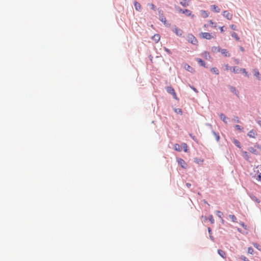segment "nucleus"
Returning a JSON list of instances; mask_svg holds the SVG:
<instances>
[{
	"label": "nucleus",
	"mask_w": 261,
	"mask_h": 261,
	"mask_svg": "<svg viewBox=\"0 0 261 261\" xmlns=\"http://www.w3.org/2000/svg\"><path fill=\"white\" fill-rule=\"evenodd\" d=\"M209 23L212 25V27L213 28L217 27V23L216 22H213L212 20H210Z\"/></svg>",
	"instance_id": "obj_33"
},
{
	"label": "nucleus",
	"mask_w": 261,
	"mask_h": 261,
	"mask_svg": "<svg viewBox=\"0 0 261 261\" xmlns=\"http://www.w3.org/2000/svg\"><path fill=\"white\" fill-rule=\"evenodd\" d=\"M149 6H150V8H151L152 10H155V9H156V7H155V6L154 4H149Z\"/></svg>",
	"instance_id": "obj_37"
},
{
	"label": "nucleus",
	"mask_w": 261,
	"mask_h": 261,
	"mask_svg": "<svg viewBox=\"0 0 261 261\" xmlns=\"http://www.w3.org/2000/svg\"><path fill=\"white\" fill-rule=\"evenodd\" d=\"M186 185L188 187H190L191 186V184H189V183H187Z\"/></svg>",
	"instance_id": "obj_53"
},
{
	"label": "nucleus",
	"mask_w": 261,
	"mask_h": 261,
	"mask_svg": "<svg viewBox=\"0 0 261 261\" xmlns=\"http://www.w3.org/2000/svg\"><path fill=\"white\" fill-rule=\"evenodd\" d=\"M220 52H221V53L223 55H224L225 57H229L230 56V54L225 49H221V50Z\"/></svg>",
	"instance_id": "obj_14"
},
{
	"label": "nucleus",
	"mask_w": 261,
	"mask_h": 261,
	"mask_svg": "<svg viewBox=\"0 0 261 261\" xmlns=\"http://www.w3.org/2000/svg\"><path fill=\"white\" fill-rule=\"evenodd\" d=\"M225 67L226 70H229L232 69V67H230L228 66V65L226 64L225 65Z\"/></svg>",
	"instance_id": "obj_41"
},
{
	"label": "nucleus",
	"mask_w": 261,
	"mask_h": 261,
	"mask_svg": "<svg viewBox=\"0 0 261 261\" xmlns=\"http://www.w3.org/2000/svg\"><path fill=\"white\" fill-rule=\"evenodd\" d=\"M232 72L234 73H238L240 72V69L236 67H232Z\"/></svg>",
	"instance_id": "obj_27"
},
{
	"label": "nucleus",
	"mask_w": 261,
	"mask_h": 261,
	"mask_svg": "<svg viewBox=\"0 0 261 261\" xmlns=\"http://www.w3.org/2000/svg\"><path fill=\"white\" fill-rule=\"evenodd\" d=\"M229 217L231 219V221L233 222H237V219L236 217L234 215H229Z\"/></svg>",
	"instance_id": "obj_22"
},
{
	"label": "nucleus",
	"mask_w": 261,
	"mask_h": 261,
	"mask_svg": "<svg viewBox=\"0 0 261 261\" xmlns=\"http://www.w3.org/2000/svg\"><path fill=\"white\" fill-rule=\"evenodd\" d=\"M248 150L253 153V154H258V152L257 151L256 149H254V148L253 147H250L248 149Z\"/></svg>",
	"instance_id": "obj_21"
},
{
	"label": "nucleus",
	"mask_w": 261,
	"mask_h": 261,
	"mask_svg": "<svg viewBox=\"0 0 261 261\" xmlns=\"http://www.w3.org/2000/svg\"><path fill=\"white\" fill-rule=\"evenodd\" d=\"M234 120L236 122H238V123H239V122H240V120H239V119L238 117H236V118L234 119Z\"/></svg>",
	"instance_id": "obj_47"
},
{
	"label": "nucleus",
	"mask_w": 261,
	"mask_h": 261,
	"mask_svg": "<svg viewBox=\"0 0 261 261\" xmlns=\"http://www.w3.org/2000/svg\"><path fill=\"white\" fill-rule=\"evenodd\" d=\"M256 168L257 169L256 172L259 173L256 179L261 181V165L257 166Z\"/></svg>",
	"instance_id": "obj_8"
},
{
	"label": "nucleus",
	"mask_w": 261,
	"mask_h": 261,
	"mask_svg": "<svg viewBox=\"0 0 261 261\" xmlns=\"http://www.w3.org/2000/svg\"><path fill=\"white\" fill-rule=\"evenodd\" d=\"M211 71L217 75L219 73L218 69L216 67L212 68L211 69Z\"/></svg>",
	"instance_id": "obj_26"
},
{
	"label": "nucleus",
	"mask_w": 261,
	"mask_h": 261,
	"mask_svg": "<svg viewBox=\"0 0 261 261\" xmlns=\"http://www.w3.org/2000/svg\"><path fill=\"white\" fill-rule=\"evenodd\" d=\"M208 219H209L210 221L211 222L212 224H213L214 223L215 221H214L213 216L212 215H210L209 216Z\"/></svg>",
	"instance_id": "obj_35"
},
{
	"label": "nucleus",
	"mask_w": 261,
	"mask_h": 261,
	"mask_svg": "<svg viewBox=\"0 0 261 261\" xmlns=\"http://www.w3.org/2000/svg\"><path fill=\"white\" fill-rule=\"evenodd\" d=\"M247 135L250 138H255L257 135V133L255 130L252 129L248 132Z\"/></svg>",
	"instance_id": "obj_6"
},
{
	"label": "nucleus",
	"mask_w": 261,
	"mask_h": 261,
	"mask_svg": "<svg viewBox=\"0 0 261 261\" xmlns=\"http://www.w3.org/2000/svg\"><path fill=\"white\" fill-rule=\"evenodd\" d=\"M221 48L219 46H214L212 48V51L213 52H220Z\"/></svg>",
	"instance_id": "obj_20"
},
{
	"label": "nucleus",
	"mask_w": 261,
	"mask_h": 261,
	"mask_svg": "<svg viewBox=\"0 0 261 261\" xmlns=\"http://www.w3.org/2000/svg\"><path fill=\"white\" fill-rule=\"evenodd\" d=\"M166 90H167V91L169 93H170L173 95V97L175 99H177L176 94L175 91L173 88H172L171 87H167Z\"/></svg>",
	"instance_id": "obj_3"
},
{
	"label": "nucleus",
	"mask_w": 261,
	"mask_h": 261,
	"mask_svg": "<svg viewBox=\"0 0 261 261\" xmlns=\"http://www.w3.org/2000/svg\"><path fill=\"white\" fill-rule=\"evenodd\" d=\"M200 36L201 38L205 39H211L212 38H214V37L212 35L211 33L204 32V33H201L200 34Z\"/></svg>",
	"instance_id": "obj_2"
},
{
	"label": "nucleus",
	"mask_w": 261,
	"mask_h": 261,
	"mask_svg": "<svg viewBox=\"0 0 261 261\" xmlns=\"http://www.w3.org/2000/svg\"><path fill=\"white\" fill-rule=\"evenodd\" d=\"M257 123L261 127V121L260 120L258 121Z\"/></svg>",
	"instance_id": "obj_51"
},
{
	"label": "nucleus",
	"mask_w": 261,
	"mask_h": 261,
	"mask_svg": "<svg viewBox=\"0 0 261 261\" xmlns=\"http://www.w3.org/2000/svg\"><path fill=\"white\" fill-rule=\"evenodd\" d=\"M240 72H242L243 73H244L245 74V75L249 76L248 73L246 71L245 69H244V68L240 69Z\"/></svg>",
	"instance_id": "obj_30"
},
{
	"label": "nucleus",
	"mask_w": 261,
	"mask_h": 261,
	"mask_svg": "<svg viewBox=\"0 0 261 261\" xmlns=\"http://www.w3.org/2000/svg\"><path fill=\"white\" fill-rule=\"evenodd\" d=\"M255 147L256 148H257L258 149H259L260 150H261V145H256L255 146Z\"/></svg>",
	"instance_id": "obj_45"
},
{
	"label": "nucleus",
	"mask_w": 261,
	"mask_h": 261,
	"mask_svg": "<svg viewBox=\"0 0 261 261\" xmlns=\"http://www.w3.org/2000/svg\"><path fill=\"white\" fill-rule=\"evenodd\" d=\"M180 4L183 7H187L190 4V1L189 0H182L180 2Z\"/></svg>",
	"instance_id": "obj_12"
},
{
	"label": "nucleus",
	"mask_w": 261,
	"mask_h": 261,
	"mask_svg": "<svg viewBox=\"0 0 261 261\" xmlns=\"http://www.w3.org/2000/svg\"><path fill=\"white\" fill-rule=\"evenodd\" d=\"M230 27L231 28V29L233 30H237V27L236 25L234 24H231L230 25Z\"/></svg>",
	"instance_id": "obj_39"
},
{
	"label": "nucleus",
	"mask_w": 261,
	"mask_h": 261,
	"mask_svg": "<svg viewBox=\"0 0 261 261\" xmlns=\"http://www.w3.org/2000/svg\"><path fill=\"white\" fill-rule=\"evenodd\" d=\"M183 14H186L188 16H191L192 14L191 12L188 9H185L184 11H182Z\"/></svg>",
	"instance_id": "obj_24"
},
{
	"label": "nucleus",
	"mask_w": 261,
	"mask_h": 261,
	"mask_svg": "<svg viewBox=\"0 0 261 261\" xmlns=\"http://www.w3.org/2000/svg\"><path fill=\"white\" fill-rule=\"evenodd\" d=\"M193 90H194V91H196V89H195V88H193Z\"/></svg>",
	"instance_id": "obj_58"
},
{
	"label": "nucleus",
	"mask_w": 261,
	"mask_h": 261,
	"mask_svg": "<svg viewBox=\"0 0 261 261\" xmlns=\"http://www.w3.org/2000/svg\"><path fill=\"white\" fill-rule=\"evenodd\" d=\"M240 49H241V50L242 51H243L244 50V49L243 47H240Z\"/></svg>",
	"instance_id": "obj_55"
},
{
	"label": "nucleus",
	"mask_w": 261,
	"mask_h": 261,
	"mask_svg": "<svg viewBox=\"0 0 261 261\" xmlns=\"http://www.w3.org/2000/svg\"><path fill=\"white\" fill-rule=\"evenodd\" d=\"M201 13V16L203 18H207L208 16V13L207 11L204 10H201L200 11Z\"/></svg>",
	"instance_id": "obj_17"
},
{
	"label": "nucleus",
	"mask_w": 261,
	"mask_h": 261,
	"mask_svg": "<svg viewBox=\"0 0 261 261\" xmlns=\"http://www.w3.org/2000/svg\"><path fill=\"white\" fill-rule=\"evenodd\" d=\"M254 76L255 77H256V78L258 80H260L261 76H260V73H259V71L257 69H254Z\"/></svg>",
	"instance_id": "obj_16"
},
{
	"label": "nucleus",
	"mask_w": 261,
	"mask_h": 261,
	"mask_svg": "<svg viewBox=\"0 0 261 261\" xmlns=\"http://www.w3.org/2000/svg\"><path fill=\"white\" fill-rule=\"evenodd\" d=\"M185 67L186 69L189 71L192 72L193 70V68L188 64H186L185 65Z\"/></svg>",
	"instance_id": "obj_25"
},
{
	"label": "nucleus",
	"mask_w": 261,
	"mask_h": 261,
	"mask_svg": "<svg viewBox=\"0 0 261 261\" xmlns=\"http://www.w3.org/2000/svg\"><path fill=\"white\" fill-rule=\"evenodd\" d=\"M187 40L189 42L196 45L198 43L197 39L191 34H188L187 36Z\"/></svg>",
	"instance_id": "obj_1"
},
{
	"label": "nucleus",
	"mask_w": 261,
	"mask_h": 261,
	"mask_svg": "<svg viewBox=\"0 0 261 261\" xmlns=\"http://www.w3.org/2000/svg\"><path fill=\"white\" fill-rule=\"evenodd\" d=\"M151 38L155 43H158L160 40V36L159 34H156L154 35Z\"/></svg>",
	"instance_id": "obj_10"
},
{
	"label": "nucleus",
	"mask_w": 261,
	"mask_h": 261,
	"mask_svg": "<svg viewBox=\"0 0 261 261\" xmlns=\"http://www.w3.org/2000/svg\"><path fill=\"white\" fill-rule=\"evenodd\" d=\"M208 231L210 233H211L212 230L210 227L208 228Z\"/></svg>",
	"instance_id": "obj_52"
},
{
	"label": "nucleus",
	"mask_w": 261,
	"mask_h": 261,
	"mask_svg": "<svg viewBox=\"0 0 261 261\" xmlns=\"http://www.w3.org/2000/svg\"><path fill=\"white\" fill-rule=\"evenodd\" d=\"M256 248H257V246H256L255 244L254 245Z\"/></svg>",
	"instance_id": "obj_57"
},
{
	"label": "nucleus",
	"mask_w": 261,
	"mask_h": 261,
	"mask_svg": "<svg viewBox=\"0 0 261 261\" xmlns=\"http://www.w3.org/2000/svg\"><path fill=\"white\" fill-rule=\"evenodd\" d=\"M220 118L225 123H226V120L227 119V117L223 114H220Z\"/></svg>",
	"instance_id": "obj_28"
},
{
	"label": "nucleus",
	"mask_w": 261,
	"mask_h": 261,
	"mask_svg": "<svg viewBox=\"0 0 261 261\" xmlns=\"http://www.w3.org/2000/svg\"><path fill=\"white\" fill-rule=\"evenodd\" d=\"M174 148L178 151H181L182 150L181 147L178 144H175L174 146Z\"/></svg>",
	"instance_id": "obj_19"
},
{
	"label": "nucleus",
	"mask_w": 261,
	"mask_h": 261,
	"mask_svg": "<svg viewBox=\"0 0 261 261\" xmlns=\"http://www.w3.org/2000/svg\"><path fill=\"white\" fill-rule=\"evenodd\" d=\"M216 213L217 215L218 216V217H219L220 219L222 218V216L223 214L221 211H217L216 212Z\"/></svg>",
	"instance_id": "obj_29"
},
{
	"label": "nucleus",
	"mask_w": 261,
	"mask_h": 261,
	"mask_svg": "<svg viewBox=\"0 0 261 261\" xmlns=\"http://www.w3.org/2000/svg\"><path fill=\"white\" fill-rule=\"evenodd\" d=\"M196 61L202 66H205V62L201 59L197 58Z\"/></svg>",
	"instance_id": "obj_23"
},
{
	"label": "nucleus",
	"mask_w": 261,
	"mask_h": 261,
	"mask_svg": "<svg viewBox=\"0 0 261 261\" xmlns=\"http://www.w3.org/2000/svg\"><path fill=\"white\" fill-rule=\"evenodd\" d=\"M240 224L241 225V226L242 227H243L245 229H247V226L243 222H241L240 223Z\"/></svg>",
	"instance_id": "obj_38"
},
{
	"label": "nucleus",
	"mask_w": 261,
	"mask_h": 261,
	"mask_svg": "<svg viewBox=\"0 0 261 261\" xmlns=\"http://www.w3.org/2000/svg\"><path fill=\"white\" fill-rule=\"evenodd\" d=\"M213 134L215 136L216 140L217 141H219V140H220V136H219V135L218 134H217L216 133H215V132H213Z\"/></svg>",
	"instance_id": "obj_31"
},
{
	"label": "nucleus",
	"mask_w": 261,
	"mask_h": 261,
	"mask_svg": "<svg viewBox=\"0 0 261 261\" xmlns=\"http://www.w3.org/2000/svg\"><path fill=\"white\" fill-rule=\"evenodd\" d=\"M176 10L179 12H180V13H182V11H184L183 10H182L179 7H176Z\"/></svg>",
	"instance_id": "obj_42"
},
{
	"label": "nucleus",
	"mask_w": 261,
	"mask_h": 261,
	"mask_svg": "<svg viewBox=\"0 0 261 261\" xmlns=\"http://www.w3.org/2000/svg\"><path fill=\"white\" fill-rule=\"evenodd\" d=\"M241 258L244 260V261H248V259H247V258H246V257L244 256H242L241 257Z\"/></svg>",
	"instance_id": "obj_43"
},
{
	"label": "nucleus",
	"mask_w": 261,
	"mask_h": 261,
	"mask_svg": "<svg viewBox=\"0 0 261 261\" xmlns=\"http://www.w3.org/2000/svg\"><path fill=\"white\" fill-rule=\"evenodd\" d=\"M204 27L205 28H206V24H204Z\"/></svg>",
	"instance_id": "obj_59"
},
{
	"label": "nucleus",
	"mask_w": 261,
	"mask_h": 261,
	"mask_svg": "<svg viewBox=\"0 0 261 261\" xmlns=\"http://www.w3.org/2000/svg\"><path fill=\"white\" fill-rule=\"evenodd\" d=\"M218 253L223 258H226V253H225V251H224L223 250L219 249L218 250Z\"/></svg>",
	"instance_id": "obj_15"
},
{
	"label": "nucleus",
	"mask_w": 261,
	"mask_h": 261,
	"mask_svg": "<svg viewBox=\"0 0 261 261\" xmlns=\"http://www.w3.org/2000/svg\"><path fill=\"white\" fill-rule=\"evenodd\" d=\"M211 9L213 11L216 13H219L220 11V9L215 5L211 6Z\"/></svg>",
	"instance_id": "obj_11"
},
{
	"label": "nucleus",
	"mask_w": 261,
	"mask_h": 261,
	"mask_svg": "<svg viewBox=\"0 0 261 261\" xmlns=\"http://www.w3.org/2000/svg\"><path fill=\"white\" fill-rule=\"evenodd\" d=\"M231 36L234 38L237 41H240V38L238 36L237 34L235 32H232L231 33Z\"/></svg>",
	"instance_id": "obj_18"
},
{
	"label": "nucleus",
	"mask_w": 261,
	"mask_h": 261,
	"mask_svg": "<svg viewBox=\"0 0 261 261\" xmlns=\"http://www.w3.org/2000/svg\"><path fill=\"white\" fill-rule=\"evenodd\" d=\"M182 145L184 147V151L186 152H188V146H187V144L184 143L182 144Z\"/></svg>",
	"instance_id": "obj_32"
},
{
	"label": "nucleus",
	"mask_w": 261,
	"mask_h": 261,
	"mask_svg": "<svg viewBox=\"0 0 261 261\" xmlns=\"http://www.w3.org/2000/svg\"><path fill=\"white\" fill-rule=\"evenodd\" d=\"M165 50H166V52H167L168 53H169V54H170V53H171V52H170V50H169V49H168V48H165Z\"/></svg>",
	"instance_id": "obj_49"
},
{
	"label": "nucleus",
	"mask_w": 261,
	"mask_h": 261,
	"mask_svg": "<svg viewBox=\"0 0 261 261\" xmlns=\"http://www.w3.org/2000/svg\"><path fill=\"white\" fill-rule=\"evenodd\" d=\"M221 222H222V223H224V220L222 219V218H221Z\"/></svg>",
	"instance_id": "obj_54"
},
{
	"label": "nucleus",
	"mask_w": 261,
	"mask_h": 261,
	"mask_svg": "<svg viewBox=\"0 0 261 261\" xmlns=\"http://www.w3.org/2000/svg\"><path fill=\"white\" fill-rule=\"evenodd\" d=\"M177 162L179 165L181 166L182 168H186L187 167V164L186 162L181 158L177 159Z\"/></svg>",
	"instance_id": "obj_4"
},
{
	"label": "nucleus",
	"mask_w": 261,
	"mask_h": 261,
	"mask_svg": "<svg viewBox=\"0 0 261 261\" xmlns=\"http://www.w3.org/2000/svg\"><path fill=\"white\" fill-rule=\"evenodd\" d=\"M230 89H231V91L233 92H237V90L236 89V88L233 87H230Z\"/></svg>",
	"instance_id": "obj_44"
},
{
	"label": "nucleus",
	"mask_w": 261,
	"mask_h": 261,
	"mask_svg": "<svg viewBox=\"0 0 261 261\" xmlns=\"http://www.w3.org/2000/svg\"><path fill=\"white\" fill-rule=\"evenodd\" d=\"M160 20H161L163 23H164V24L166 26H169V25H170V24L167 22L166 19L165 17L163 14H161V15L160 16Z\"/></svg>",
	"instance_id": "obj_7"
},
{
	"label": "nucleus",
	"mask_w": 261,
	"mask_h": 261,
	"mask_svg": "<svg viewBox=\"0 0 261 261\" xmlns=\"http://www.w3.org/2000/svg\"><path fill=\"white\" fill-rule=\"evenodd\" d=\"M175 112H176V113H182V111H181V109H176V110H175Z\"/></svg>",
	"instance_id": "obj_46"
},
{
	"label": "nucleus",
	"mask_w": 261,
	"mask_h": 261,
	"mask_svg": "<svg viewBox=\"0 0 261 261\" xmlns=\"http://www.w3.org/2000/svg\"><path fill=\"white\" fill-rule=\"evenodd\" d=\"M223 16L226 18L228 20H231L233 17L232 14L227 11H224L223 12Z\"/></svg>",
	"instance_id": "obj_5"
},
{
	"label": "nucleus",
	"mask_w": 261,
	"mask_h": 261,
	"mask_svg": "<svg viewBox=\"0 0 261 261\" xmlns=\"http://www.w3.org/2000/svg\"><path fill=\"white\" fill-rule=\"evenodd\" d=\"M203 55H204L205 57H206L207 56H209L208 53L206 51L203 53Z\"/></svg>",
	"instance_id": "obj_50"
},
{
	"label": "nucleus",
	"mask_w": 261,
	"mask_h": 261,
	"mask_svg": "<svg viewBox=\"0 0 261 261\" xmlns=\"http://www.w3.org/2000/svg\"><path fill=\"white\" fill-rule=\"evenodd\" d=\"M174 32L176 34V35L179 36H181L183 34V31L181 30L178 29L177 28H175L174 29Z\"/></svg>",
	"instance_id": "obj_9"
},
{
	"label": "nucleus",
	"mask_w": 261,
	"mask_h": 261,
	"mask_svg": "<svg viewBox=\"0 0 261 261\" xmlns=\"http://www.w3.org/2000/svg\"><path fill=\"white\" fill-rule=\"evenodd\" d=\"M202 218H204V219L205 220H207V218H206V217H203V216H202Z\"/></svg>",
	"instance_id": "obj_56"
},
{
	"label": "nucleus",
	"mask_w": 261,
	"mask_h": 261,
	"mask_svg": "<svg viewBox=\"0 0 261 261\" xmlns=\"http://www.w3.org/2000/svg\"><path fill=\"white\" fill-rule=\"evenodd\" d=\"M134 6L136 10L138 11H141L142 9V7L141 5L138 3L137 2L135 1L134 2Z\"/></svg>",
	"instance_id": "obj_13"
},
{
	"label": "nucleus",
	"mask_w": 261,
	"mask_h": 261,
	"mask_svg": "<svg viewBox=\"0 0 261 261\" xmlns=\"http://www.w3.org/2000/svg\"><path fill=\"white\" fill-rule=\"evenodd\" d=\"M254 252V250L252 247H249L248 248V253L249 254H252Z\"/></svg>",
	"instance_id": "obj_34"
},
{
	"label": "nucleus",
	"mask_w": 261,
	"mask_h": 261,
	"mask_svg": "<svg viewBox=\"0 0 261 261\" xmlns=\"http://www.w3.org/2000/svg\"><path fill=\"white\" fill-rule=\"evenodd\" d=\"M235 128L240 131L242 130V128H241V126L239 125H236Z\"/></svg>",
	"instance_id": "obj_40"
},
{
	"label": "nucleus",
	"mask_w": 261,
	"mask_h": 261,
	"mask_svg": "<svg viewBox=\"0 0 261 261\" xmlns=\"http://www.w3.org/2000/svg\"><path fill=\"white\" fill-rule=\"evenodd\" d=\"M223 28H224V27H220V31L221 33H223L224 31Z\"/></svg>",
	"instance_id": "obj_48"
},
{
	"label": "nucleus",
	"mask_w": 261,
	"mask_h": 261,
	"mask_svg": "<svg viewBox=\"0 0 261 261\" xmlns=\"http://www.w3.org/2000/svg\"><path fill=\"white\" fill-rule=\"evenodd\" d=\"M234 144H236V145L237 146H238V147H240V143L239 142V141H238L237 140L234 139Z\"/></svg>",
	"instance_id": "obj_36"
}]
</instances>
